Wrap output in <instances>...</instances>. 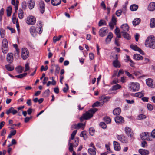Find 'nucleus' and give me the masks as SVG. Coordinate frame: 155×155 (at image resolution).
I'll list each match as a JSON object with an SVG mask.
<instances>
[{
    "label": "nucleus",
    "instance_id": "obj_1",
    "mask_svg": "<svg viewBox=\"0 0 155 155\" xmlns=\"http://www.w3.org/2000/svg\"><path fill=\"white\" fill-rule=\"evenodd\" d=\"M36 28L34 26H32L30 28V31L31 34L33 37L36 36L37 33L39 34L41 33L42 31L41 23L39 22V23L37 24Z\"/></svg>",
    "mask_w": 155,
    "mask_h": 155
},
{
    "label": "nucleus",
    "instance_id": "obj_2",
    "mask_svg": "<svg viewBox=\"0 0 155 155\" xmlns=\"http://www.w3.org/2000/svg\"><path fill=\"white\" fill-rule=\"evenodd\" d=\"M145 45L151 48L155 49V37L153 35L147 37L146 40Z\"/></svg>",
    "mask_w": 155,
    "mask_h": 155
},
{
    "label": "nucleus",
    "instance_id": "obj_3",
    "mask_svg": "<svg viewBox=\"0 0 155 155\" xmlns=\"http://www.w3.org/2000/svg\"><path fill=\"white\" fill-rule=\"evenodd\" d=\"M97 110V108L91 109L83 114V117L80 118V120L81 121L83 118L85 119H88L91 118Z\"/></svg>",
    "mask_w": 155,
    "mask_h": 155
},
{
    "label": "nucleus",
    "instance_id": "obj_4",
    "mask_svg": "<svg viewBox=\"0 0 155 155\" xmlns=\"http://www.w3.org/2000/svg\"><path fill=\"white\" fill-rule=\"evenodd\" d=\"M97 110V108L91 109L83 114V117L80 118V120L81 121L83 118L85 119H88L91 118Z\"/></svg>",
    "mask_w": 155,
    "mask_h": 155
},
{
    "label": "nucleus",
    "instance_id": "obj_5",
    "mask_svg": "<svg viewBox=\"0 0 155 155\" xmlns=\"http://www.w3.org/2000/svg\"><path fill=\"white\" fill-rule=\"evenodd\" d=\"M140 85L138 83L131 82L129 84V87L132 91H136L139 90Z\"/></svg>",
    "mask_w": 155,
    "mask_h": 155
},
{
    "label": "nucleus",
    "instance_id": "obj_6",
    "mask_svg": "<svg viewBox=\"0 0 155 155\" xmlns=\"http://www.w3.org/2000/svg\"><path fill=\"white\" fill-rule=\"evenodd\" d=\"M2 50L3 53L6 54L8 52V41L6 39H4L2 42Z\"/></svg>",
    "mask_w": 155,
    "mask_h": 155
},
{
    "label": "nucleus",
    "instance_id": "obj_7",
    "mask_svg": "<svg viewBox=\"0 0 155 155\" xmlns=\"http://www.w3.org/2000/svg\"><path fill=\"white\" fill-rule=\"evenodd\" d=\"M75 143H71V140H69V150L70 152H72L73 151V147H76L78 145L79 143V140L78 138L75 139L74 140Z\"/></svg>",
    "mask_w": 155,
    "mask_h": 155
},
{
    "label": "nucleus",
    "instance_id": "obj_8",
    "mask_svg": "<svg viewBox=\"0 0 155 155\" xmlns=\"http://www.w3.org/2000/svg\"><path fill=\"white\" fill-rule=\"evenodd\" d=\"M29 52L26 48H23L21 49V57L23 60L26 59L29 56Z\"/></svg>",
    "mask_w": 155,
    "mask_h": 155
},
{
    "label": "nucleus",
    "instance_id": "obj_9",
    "mask_svg": "<svg viewBox=\"0 0 155 155\" xmlns=\"http://www.w3.org/2000/svg\"><path fill=\"white\" fill-rule=\"evenodd\" d=\"M36 18L33 16H29L26 20V23L30 25H33L36 22Z\"/></svg>",
    "mask_w": 155,
    "mask_h": 155
},
{
    "label": "nucleus",
    "instance_id": "obj_10",
    "mask_svg": "<svg viewBox=\"0 0 155 155\" xmlns=\"http://www.w3.org/2000/svg\"><path fill=\"white\" fill-rule=\"evenodd\" d=\"M108 32V29L107 28L104 27L100 29L99 31V35L101 37L106 36Z\"/></svg>",
    "mask_w": 155,
    "mask_h": 155
},
{
    "label": "nucleus",
    "instance_id": "obj_11",
    "mask_svg": "<svg viewBox=\"0 0 155 155\" xmlns=\"http://www.w3.org/2000/svg\"><path fill=\"white\" fill-rule=\"evenodd\" d=\"M117 22V18L115 17V15H113L111 21L109 24V26L110 27L111 29L112 30L113 29L114 25H116Z\"/></svg>",
    "mask_w": 155,
    "mask_h": 155
},
{
    "label": "nucleus",
    "instance_id": "obj_12",
    "mask_svg": "<svg viewBox=\"0 0 155 155\" xmlns=\"http://www.w3.org/2000/svg\"><path fill=\"white\" fill-rule=\"evenodd\" d=\"M45 5L43 1H41L39 2V9L41 14H43L45 12Z\"/></svg>",
    "mask_w": 155,
    "mask_h": 155
},
{
    "label": "nucleus",
    "instance_id": "obj_13",
    "mask_svg": "<svg viewBox=\"0 0 155 155\" xmlns=\"http://www.w3.org/2000/svg\"><path fill=\"white\" fill-rule=\"evenodd\" d=\"M149 133L143 132L140 134V137L142 140H150L149 138Z\"/></svg>",
    "mask_w": 155,
    "mask_h": 155
},
{
    "label": "nucleus",
    "instance_id": "obj_14",
    "mask_svg": "<svg viewBox=\"0 0 155 155\" xmlns=\"http://www.w3.org/2000/svg\"><path fill=\"white\" fill-rule=\"evenodd\" d=\"M117 138L120 141L123 143H126L127 142V138L123 135H117Z\"/></svg>",
    "mask_w": 155,
    "mask_h": 155
},
{
    "label": "nucleus",
    "instance_id": "obj_15",
    "mask_svg": "<svg viewBox=\"0 0 155 155\" xmlns=\"http://www.w3.org/2000/svg\"><path fill=\"white\" fill-rule=\"evenodd\" d=\"M7 60L9 63H11L13 60V54L12 53H8L7 54Z\"/></svg>",
    "mask_w": 155,
    "mask_h": 155
},
{
    "label": "nucleus",
    "instance_id": "obj_16",
    "mask_svg": "<svg viewBox=\"0 0 155 155\" xmlns=\"http://www.w3.org/2000/svg\"><path fill=\"white\" fill-rule=\"evenodd\" d=\"M17 112V111L15 110L13 107H11L8 110H6V113L8 115L10 113H12L13 114L15 115Z\"/></svg>",
    "mask_w": 155,
    "mask_h": 155
},
{
    "label": "nucleus",
    "instance_id": "obj_17",
    "mask_svg": "<svg viewBox=\"0 0 155 155\" xmlns=\"http://www.w3.org/2000/svg\"><path fill=\"white\" fill-rule=\"evenodd\" d=\"M148 10L150 11H153L155 10V2L150 3L148 7Z\"/></svg>",
    "mask_w": 155,
    "mask_h": 155
},
{
    "label": "nucleus",
    "instance_id": "obj_18",
    "mask_svg": "<svg viewBox=\"0 0 155 155\" xmlns=\"http://www.w3.org/2000/svg\"><path fill=\"white\" fill-rule=\"evenodd\" d=\"M146 81L147 86L152 88H154V86L153 83V80L151 79L148 78L146 79Z\"/></svg>",
    "mask_w": 155,
    "mask_h": 155
},
{
    "label": "nucleus",
    "instance_id": "obj_19",
    "mask_svg": "<svg viewBox=\"0 0 155 155\" xmlns=\"http://www.w3.org/2000/svg\"><path fill=\"white\" fill-rule=\"evenodd\" d=\"M113 145L114 149L116 151H119L120 149V144L117 142L114 141L113 142Z\"/></svg>",
    "mask_w": 155,
    "mask_h": 155
},
{
    "label": "nucleus",
    "instance_id": "obj_20",
    "mask_svg": "<svg viewBox=\"0 0 155 155\" xmlns=\"http://www.w3.org/2000/svg\"><path fill=\"white\" fill-rule=\"evenodd\" d=\"M113 37V34L111 32H110L108 35L107 36L105 39V41L107 43H108L110 42L112 38Z\"/></svg>",
    "mask_w": 155,
    "mask_h": 155
},
{
    "label": "nucleus",
    "instance_id": "obj_21",
    "mask_svg": "<svg viewBox=\"0 0 155 155\" xmlns=\"http://www.w3.org/2000/svg\"><path fill=\"white\" fill-rule=\"evenodd\" d=\"M114 120L116 123H120L124 121V118L120 116L116 117L115 118Z\"/></svg>",
    "mask_w": 155,
    "mask_h": 155
},
{
    "label": "nucleus",
    "instance_id": "obj_22",
    "mask_svg": "<svg viewBox=\"0 0 155 155\" xmlns=\"http://www.w3.org/2000/svg\"><path fill=\"white\" fill-rule=\"evenodd\" d=\"M125 131L126 134L129 136H132V132L131 128L128 127H126L125 128Z\"/></svg>",
    "mask_w": 155,
    "mask_h": 155
},
{
    "label": "nucleus",
    "instance_id": "obj_23",
    "mask_svg": "<svg viewBox=\"0 0 155 155\" xmlns=\"http://www.w3.org/2000/svg\"><path fill=\"white\" fill-rule=\"evenodd\" d=\"M139 153L141 155H148L149 154V152L147 150L144 149H140L139 150Z\"/></svg>",
    "mask_w": 155,
    "mask_h": 155
},
{
    "label": "nucleus",
    "instance_id": "obj_24",
    "mask_svg": "<svg viewBox=\"0 0 155 155\" xmlns=\"http://www.w3.org/2000/svg\"><path fill=\"white\" fill-rule=\"evenodd\" d=\"M121 29L123 31V32H126L129 31V28L127 24H124L121 26Z\"/></svg>",
    "mask_w": 155,
    "mask_h": 155
},
{
    "label": "nucleus",
    "instance_id": "obj_25",
    "mask_svg": "<svg viewBox=\"0 0 155 155\" xmlns=\"http://www.w3.org/2000/svg\"><path fill=\"white\" fill-rule=\"evenodd\" d=\"M28 6L30 9H31L34 8L35 3L34 0H29Z\"/></svg>",
    "mask_w": 155,
    "mask_h": 155
},
{
    "label": "nucleus",
    "instance_id": "obj_26",
    "mask_svg": "<svg viewBox=\"0 0 155 155\" xmlns=\"http://www.w3.org/2000/svg\"><path fill=\"white\" fill-rule=\"evenodd\" d=\"M96 148H90L88 149V151L90 155H96Z\"/></svg>",
    "mask_w": 155,
    "mask_h": 155
},
{
    "label": "nucleus",
    "instance_id": "obj_27",
    "mask_svg": "<svg viewBox=\"0 0 155 155\" xmlns=\"http://www.w3.org/2000/svg\"><path fill=\"white\" fill-rule=\"evenodd\" d=\"M121 112V109L120 108H117L115 109L113 111V114L114 115H119Z\"/></svg>",
    "mask_w": 155,
    "mask_h": 155
},
{
    "label": "nucleus",
    "instance_id": "obj_28",
    "mask_svg": "<svg viewBox=\"0 0 155 155\" xmlns=\"http://www.w3.org/2000/svg\"><path fill=\"white\" fill-rule=\"evenodd\" d=\"M110 98V97L109 96H102L100 97V99L103 101V102H107Z\"/></svg>",
    "mask_w": 155,
    "mask_h": 155
},
{
    "label": "nucleus",
    "instance_id": "obj_29",
    "mask_svg": "<svg viewBox=\"0 0 155 155\" xmlns=\"http://www.w3.org/2000/svg\"><path fill=\"white\" fill-rule=\"evenodd\" d=\"M134 58L136 60H142L143 57L138 54H134L133 56Z\"/></svg>",
    "mask_w": 155,
    "mask_h": 155
},
{
    "label": "nucleus",
    "instance_id": "obj_30",
    "mask_svg": "<svg viewBox=\"0 0 155 155\" xmlns=\"http://www.w3.org/2000/svg\"><path fill=\"white\" fill-rule=\"evenodd\" d=\"M141 20L139 18H136L133 21V24L134 26L138 25L140 22Z\"/></svg>",
    "mask_w": 155,
    "mask_h": 155
},
{
    "label": "nucleus",
    "instance_id": "obj_31",
    "mask_svg": "<svg viewBox=\"0 0 155 155\" xmlns=\"http://www.w3.org/2000/svg\"><path fill=\"white\" fill-rule=\"evenodd\" d=\"M61 2V0H51V4L54 6L59 5Z\"/></svg>",
    "mask_w": 155,
    "mask_h": 155
},
{
    "label": "nucleus",
    "instance_id": "obj_32",
    "mask_svg": "<svg viewBox=\"0 0 155 155\" xmlns=\"http://www.w3.org/2000/svg\"><path fill=\"white\" fill-rule=\"evenodd\" d=\"M15 69L18 73H22L23 71L24 68L21 66H19L16 67Z\"/></svg>",
    "mask_w": 155,
    "mask_h": 155
},
{
    "label": "nucleus",
    "instance_id": "obj_33",
    "mask_svg": "<svg viewBox=\"0 0 155 155\" xmlns=\"http://www.w3.org/2000/svg\"><path fill=\"white\" fill-rule=\"evenodd\" d=\"M113 66L115 67L120 68V62L117 59L113 61Z\"/></svg>",
    "mask_w": 155,
    "mask_h": 155
},
{
    "label": "nucleus",
    "instance_id": "obj_34",
    "mask_svg": "<svg viewBox=\"0 0 155 155\" xmlns=\"http://www.w3.org/2000/svg\"><path fill=\"white\" fill-rule=\"evenodd\" d=\"M144 95V91H142L141 92L137 93L135 94V96L136 97H138L139 98L143 96Z\"/></svg>",
    "mask_w": 155,
    "mask_h": 155
},
{
    "label": "nucleus",
    "instance_id": "obj_35",
    "mask_svg": "<svg viewBox=\"0 0 155 155\" xmlns=\"http://www.w3.org/2000/svg\"><path fill=\"white\" fill-rule=\"evenodd\" d=\"M150 26L151 28H153L155 27V18H153L151 19Z\"/></svg>",
    "mask_w": 155,
    "mask_h": 155
},
{
    "label": "nucleus",
    "instance_id": "obj_36",
    "mask_svg": "<svg viewBox=\"0 0 155 155\" xmlns=\"http://www.w3.org/2000/svg\"><path fill=\"white\" fill-rule=\"evenodd\" d=\"M138 7V5H137L133 4L130 6V9L132 11H135L137 9Z\"/></svg>",
    "mask_w": 155,
    "mask_h": 155
},
{
    "label": "nucleus",
    "instance_id": "obj_37",
    "mask_svg": "<svg viewBox=\"0 0 155 155\" xmlns=\"http://www.w3.org/2000/svg\"><path fill=\"white\" fill-rule=\"evenodd\" d=\"M121 33H123V36L125 39L129 40L130 38L129 35L126 32H121Z\"/></svg>",
    "mask_w": 155,
    "mask_h": 155
},
{
    "label": "nucleus",
    "instance_id": "obj_38",
    "mask_svg": "<svg viewBox=\"0 0 155 155\" xmlns=\"http://www.w3.org/2000/svg\"><path fill=\"white\" fill-rule=\"evenodd\" d=\"M74 126V128L76 129H79L81 127L84 126V124L82 123H79L77 125L76 124H74L73 125Z\"/></svg>",
    "mask_w": 155,
    "mask_h": 155
},
{
    "label": "nucleus",
    "instance_id": "obj_39",
    "mask_svg": "<svg viewBox=\"0 0 155 155\" xmlns=\"http://www.w3.org/2000/svg\"><path fill=\"white\" fill-rule=\"evenodd\" d=\"M121 87V85L119 84H117L115 85H114L112 87V90L113 91L116 90L118 89H120Z\"/></svg>",
    "mask_w": 155,
    "mask_h": 155
},
{
    "label": "nucleus",
    "instance_id": "obj_40",
    "mask_svg": "<svg viewBox=\"0 0 155 155\" xmlns=\"http://www.w3.org/2000/svg\"><path fill=\"white\" fill-rule=\"evenodd\" d=\"M5 67L6 69L9 71H11L14 69V66L9 64L6 65Z\"/></svg>",
    "mask_w": 155,
    "mask_h": 155
},
{
    "label": "nucleus",
    "instance_id": "obj_41",
    "mask_svg": "<svg viewBox=\"0 0 155 155\" xmlns=\"http://www.w3.org/2000/svg\"><path fill=\"white\" fill-rule=\"evenodd\" d=\"M12 8L11 6L8 7L6 10L7 13V16L8 17L10 16L12 13Z\"/></svg>",
    "mask_w": 155,
    "mask_h": 155
},
{
    "label": "nucleus",
    "instance_id": "obj_42",
    "mask_svg": "<svg viewBox=\"0 0 155 155\" xmlns=\"http://www.w3.org/2000/svg\"><path fill=\"white\" fill-rule=\"evenodd\" d=\"M27 74V73H25L18 75H16L15 76V77L18 78L22 79L25 77Z\"/></svg>",
    "mask_w": 155,
    "mask_h": 155
},
{
    "label": "nucleus",
    "instance_id": "obj_43",
    "mask_svg": "<svg viewBox=\"0 0 155 155\" xmlns=\"http://www.w3.org/2000/svg\"><path fill=\"white\" fill-rule=\"evenodd\" d=\"M80 136L83 137L84 140H86L87 138L86 132L84 131L81 132L80 134Z\"/></svg>",
    "mask_w": 155,
    "mask_h": 155
},
{
    "label": "nucleus",
    "instance_id": "obj_44",
    "mask_svg": "<svg viewBox=\"0 0 155 155\" xmlns=\"http://www.w3.org/2000/svg\"><path fill=\"white\" fill-rule=\"evenodd\" d=\"M104 121L107 124H109L111 122V119L108 117H105L104 118Z\"/></svg>",
    "mask_w": 155,
    "mask_h": 155
},
{
    "label": "nucleus",
    "instance_id": "obj_45",
    "mask_svg": "<svg viewBox=\"0 0 155 155\" xmlns=\"http://www.w3.org/2000/svg\"><path fill=\"white\" fill-rule=\"evenodd\" d=\"M19 13L18 14L19 18L20 19H22L23 17V12L22 10L20 9L19 10Z\"/></svg>",
    "mask_w": 155,
    "mask_h": 155
},
{
    "label": "nucleus",
    "instance_id": "obj_46",
    "mask_svg": "<svg viewBox=\"0 0 155 155\" xmlns=\"http://www.w3.org/2000/svg\"><path fill=\"white\" fill-rule=\"evenodd\" d=\"M63 37V36L60 35L59 36V38L56 36H54L53 38V41L55 43L57 41H59L61 37Z\"/></svg>",
    "mask_w": 155,
    "mask_h": 155
},
{
    "label": "nucleus",
    "instance_id": "obj_47",
    "mask_svg": "<svg viewBox=\"0 0 155 155\" xmlns=\"http://www.w3.org/2000/svg\"><path fill=\"white\" fill-rule=\"evenodd\" d=\"M0 34L1 37L2 38L4 37L5 34V30L2 28H1L0 29Z\"/></svg>",
    "mask_w": 155,
    "mask_h": 155
},
{
    "label": "nucleus",
    "instance_id": "obj_48",
    "mask_svg": "<svg viewBox=\"0 0 155 155\" xmlns=\"http://www.w3.org/2000/svg\"><path fill=\"white\" fill-rule=\"evenodd\" d=\"M49 92L50 90L49 89L46 90L43 94L44 97H48L49 96Z\"/></svg>",
    "mask_w": 155,
    "mask_h": 155
},
{
    "label": "nucleus",
    "instance_id": "obj_49",
    "mask_svg": "<svg viewBox=\"0 0 155 155\" xmlns=\"http://www.w3.org/2000/svg\"><path fill=\"white\" fill-rule=\"evenodd\" d=\"M95 132V130L93 127H90L89 129V133L90 134L93 136L94 135Z\"/></svg>",
    "mask_w": 155,
    "mask_h": 155
},
{
    "label": "nucleus",
    "instance_id": "obj_50",
    "mask_svg": "<svg viewBox=\"0 0 155 155\" xmlns=\"http://www.w3.org/2000/svg\"><path fill=\"white\" fill-rule=\"evenodd\" d=\"M106 25V22L104 20H100L98 23V25L99 26H101L103 25Z\"/></svg>",
    "mask_w": 155,
    "mask_h": 155
},
{
    "label": "nucleus",
    "instance_id": "obj_51",
    "mask_svg": "<svg viewBox=\"0 0 155 155\" xmlns=\"http://www.w3.org/2000/svg\"><path fill=\"white\" fill-rule=\"evenodd\" d=\"M130 47L132 49L136 51H137L139 48L136 45H130Z\"/></svg>",
    "mask_w": 155,
    "mask_h": 155
},
{
    "label": "nucleus",
    "instance_id": "obj_52",
    "mask_svg": "<svg viewBox=\"0 0 155 155\" xmlns=\"http://www.w3.org/2000/svg\"><path fill=\"white\" fill-rule=\"evenodd\" d=\"M52 66H54L56 68L55 73H56L58 74L59 73V70H60V68L58 65H53Z\"/></svg>",
    "mask_w": 155,
    "mask_h": 155
},
{
    "label": "nucleus",
    "instance_id": "obj_53",
    "mask_svg": "<svg viewBox=\"0 0 155 155\" xmlns=\"http://www.w3.org/2000/svg\"><path fill=\"white\" fill-rule=\"evenodd\" d=\"M100 125L103 129H105L107 127V126L106 124L103 122H101L100 124Z\"/></svg>",
    "mask_w": 155,
    "mask_h": 155
},
{
    "label": "nucleus",
    "instance_id": "obj_54",
    "mask_svg": "<svg viewBox=\"0 0 155 155\" xmlns=\"http://www.w3.org/2000/svg\"><path fill=\"white\" fill-rule=\"evenodd\" d=\"M147 107L148 109L150 111L152 110L153 109L152 105L150 104H147Z\"/></svg>",
    "mask_w": 155,
    "mask_h": 155
},
{
    "label": "nucleus",
    "instance_id": "obj_55",
    "mask_svg": "<svg viewBox=\"0 0 155 155\" xmlns=\"http://www.w3.org/2000/svg\"><path fill=\"white\" fill-rule=\"evenodd\" d=\"M122 11L121 10H117L116 12V15L118 17H119L121 15Z\"/></svg>",
    "mask_w": 155,
    "mask_h": 155
},
{
    "label": "nucleus",
    "instance_id": "obj_56",
    "mask_svg": "<svg viewBox=\"0 0 155 155\" xmlns=\"http://www.w3.org/2000/svg\"><path fill=\"white\" fill-rule=\"evenodd\" d=\"M65 85L66 86V87L64 88L63 89V92L64 93L66 92L69 89L68 86V84H65Z\"/></svg>",
    "mask_w": 155,
    "mask_h": 155
},
{
    "label": "nucleus",
    "instance_id": "obj_57",
    "mask_svg": "<svg viewBox=\"0 0 155 155\" xmlns=\"http://www.w3.org/2000/svg\"><path fill=\"white\" fill-rule=\"evenodd\" d=\"M25 72H26L29 69L30 67L29 66V63H26L25 64Z\"/></svg>",
    "mask_w": 155,
    "mask_h": 155
},
{
    "label": "nucleus",
    "instance_id": "obj_58",
    "mask_svg": "<svg viewBox=\"0 0 155 155\" xmlns=\"http://www.w3.org/2000/svg\"><path fill=\"white\" fill-rule=\"evenodd\" d=\"M48 67L47 66H46L45 67L43 66H42L41 69V71H46L48 69Z\"/></svg>",
    "mask_w": 155,
    "mask_h": 155
},
{
    "label": "nucleus",
    "instance_id": "obj_59",
    "mask_svg": "<svg viewBox=\"0 0 155 155\" xmlns=\"http://www.w3.org/2000/svg\"><path fill=\"white\" fill-rule=\"evenodd\" d=\"M19 51H18V50H17L16 51L14 54L15 57L17 58L19 57Z\"/></svg>",
    "mask_w": 155,
    "mask_h": 155
},
{
    "label": "nucleus",
    "instance_id": "obj_60",
    "mask_svg": "<svg viewBox=\"0 0 155 155\" xmlns=\"http://www.w3.org/2000/svg\"><path fill=\"white\" fill-rule=\"evenodd\" d=\"M139 118L140 119H145L146 117V116L143 114H140L138 116Z\"/></svg>",
    "mask_w": 155,
    "mask_h": 155
},
{
    "label": "nucleus",
    "instance_id": "obj_61",
    "mask_svg": "<svg viewBox=\"0 0 155 155\" xmlns=\"http://www.w3.org/2000/svg\"><path fill=\"white\" fill-rule=\"evenodd\" d=\"M126 101L127 103L129 104H133L134 103V101L133 100H129L126 99Z\"/></svg>",
    "mask_w": 155,
    "mask_h": 155
},
{
    "label": "nucleus",
    "instance_id": "obj_62",
    "mask_svg": "<svg viewBox=\"0 0 155 155\" xmlns=\"http://www.w3.org/2000/svg\"><path fill=\"white\" fill-rule=\"evenodd\" d=\"M100 104V102L97 101L93 104V105H92V107H97Z\"/></svg>",
    "mask_w": 155,
    "mask_h": 155
},
{
    "label": "nucleus",
    "instance_id": "obj_63",
    "mask_svg": "<svg viewBox=\"0 0 155 155\" xmlns=\"http://www.w3.org/2000/svg\"><path fill=\"white\" fill-rule=\"evenodd\" d=\"M141 146L143 147H146L147 146V142L145 141H143L141 143Z\"/></svg>",
    "mask_w": 155,
    "mask_h": 155
},
{
    "label": "nucleus",
    "instance_id": "obj_64",
    "mask_svg": "<svg viewBox=\"0 0 155 155\" xmlns=\"http://www.w3.org/2000/svg\"><path fill=\"white\" fill-rule=\"evenodd\" d=\"M151 136L152 137L155 138V129L153 130L152 132Z\"/></svg>",
    "mask_w": 155,
    "mask_h": 155
}]
</instances>
